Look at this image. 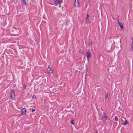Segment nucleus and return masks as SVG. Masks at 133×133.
I'll list each match as a JSON object with an SVG mask.
<instances>
[{"instance_id":"obj_1","label":"nucleus","mask_w":133,"mask_h":133,"mask_svg":"<svg viewBox=\"0 0 133 133\" xmlns=\"http://www.w3.org/2000/svg\"><path fill=\"white\" fill-rule=\"evenodd\" d=\"M62 1V0H56L54 2L53 4L52 5H55V6L57 5L58 4H61Z\"/></svg>"},{"instance_id":"obj_2","label":"nucleus","mask_w":133,"mask_h":133,"mask_svg":"<svg viewBox=\"0 0 133 133\" xmlns=\"http://www.w3.org/2000/svg\"><path fill=\"white\" fill-rule=\"evenodd\" d=\"M47 72H48L50 74H51L52 72V69L51 68L48 67L47 69Z\"/></svg>"},{"instance_id":"obj_3","label":"nucleus","mask_w":133,"mask_h":133,"mask_svg":"<svg viewBox=\"0 0 133 133\" xmlns=\"http://www.w3.org/2000/svg\"><path fill=\"white\" fill-rule=\"evenodd\" d=\"M22 114V115H24L26 113V110L25 109L23 108L21 110Z\"/></svg>"},{"instance_id":"obj_4","label":"nucleus","mask_w":133,"mask_h":133,"mask_svg":"<svg viewBox=\"0 0 133 133\" xmlns=\"http://www.w3.org/2000/svg\"><path fill=\"white\" fill-rule=\"evenodd\" d=\"M87 58L88 59L89 58L91 57V53L89 51H87Z\"/></svg>"},{"instance_id":"obj_5","label":"nucleus","mask_w":133,"mask_h":133,"mask_svg":"<svg viewBox=\"0 0 133 133\" xmlns=\"http://www.w3.org/2000/svg\"><path fill=\"white\" fill-rule=\"evenodd\" d=\"M74 6L75 7L79 6L78 2V0L76 1V0H75V3Z\"/></svg>"},{"instance_id":"obj_6","label":"nucleus","mask_w":133,"mask_h":133,"mask_svg":"<svg viewBox=\"0 0 133 133\" xmlns=\"http://www.w3.org/2000/svg\"><path fill=\"white\" fill-rule=\"evenodd\" d=\"M103 119L104 118H105V119H104V121H106L107 120V117L106 116L105 113H103Z\"/></svg>"},{"instance_id":"obj_7","label":"nucleus","mask_w":133,"mask_h":133,"mask_svg":"<svg viewBox=\"0 0 133 133\" xmlns=\"http://www.w3.org/2000/svg\"><path fill=\"white\" fill-rule=\"evenodd\" d=\"M118 23L119 24V26H120L121 28V29H123V25L122 24V23L119 22V21L118 22Z\"/></svg>"},{"instance_id":"obj_8","label":"nucleus","mask_w":133,"mask_h":133,"mask_svg":"<svg viewBox=\"0 0 133 133\" xmlns=\"http://www.w3.org/2000/svg\"><path fill=\"white\" fill-rule=\"evenodd\" d=\"M89 19H86L85 21L84 24H88L89 23Z\"/></svg>"},{"instance_id":"obj_9","label":"nucleus","mask_w":133,"mask_h":133,"mask_svg":"<svg viewBox=\"0 0 133 133\" xmlns=\"http://www.w3.org/2000/svg\"><path fill=\"white\" fill-rule=\"evenodd\" d=\"M10 98L11 99V100H13L15 98V96L11 95Z\"/></svg>"},{"instance_id":"obj_10","label":"nucleus","mask_w":133,"mask_h":133,"mask_svg":"<svg viewBox=\"0 0 133 133\" xmlns=\"http://www.w3.org/2000/svg\"><path fill=\"white\" fill-rule=\"evenodd\" d=\"M11 95L15 96L14 95V91L13 90H12L11 91Z\"/></svg>"},{"instance_id":"obj_11","label":"nucleus","mask_w":133,"mask_h":133,"mask_svg":"<svg viewBox=\"0 0 133 133\" xmlns=\"http://www.w3.org/2000/svg\"><path fill=\"white\" fill-rule=\"evenodd\" d=\"M128 123V122L127 120H125V122H124V123L123 124L124 125H126Z\"/></svg>"},{"instance_id":"obj_12","label":"nucleus","mask_w":133,"mask_h":133,"mask_svg":"<svg viewBox=\"0 0 133 133\" xmlns=\"http://www.w3.org/2000/svg\"><path fill=\"white\" fill-rule=\"evenodd\" d=\"M115 120L116 121H117L118 120V118L117 117V116H116L115 117Z\"/></svg>"},{"instance_id":"obj_13","label":"nucleus","mask_w":133,"mask_h":133,"mask_svg":"<svg viewBox=\"0 0 133 133\" xmlns=\"http://www.w3.org/2000/svg\"><path fill=\"white\" fill-rule=\"evenodd\" d=\"M74 120H72L71 121V124L73 125H74Z\"/></svg>"},{"instance_id":"obj_14","label":"nucleus","mask_w":133,"mask_h":133,"mask_svg":"<svg viewBox=\"0 0 133 133\" xmlns=\"http://www.w3.org/2000/svg\"><path fill=\"white\" fill-rule=\"evenodd\" d=\"M23 88L24 89L26 88V86L25 84H24L23 85Z\"/></svg>"},{"instance_id":"obj_15","label":"nucleus","mask_w":133,"mask_h":133,"mask_svg":"<svg viewBox=\"0 0 133 133\" xmlns=\"http://www.w3.org/2000/svg\"><path fill=\"white\" fill-rule=\"evenodd\" d=\"M88 17H89V15L88 14H87V16L86 17V19H89Z\"/></svg>"},{"instance_id":"obj_16","label":"nucleus","mask_w":133,"mask_h":133,"mask_svg":"<svg viewBox=\"0 0 133 133\" xmlns=\"http://www.w3.org/2000/svg\"><path fill=\"white\" fill-rule=\"evenodd\" d=\"M108 97V95L107 94H106L105 96L106 98H107Z\"/></svg>"},{"instance_id":"obj_17","label":"nucleus","mask_w":133,"mask_h":133,"mask_svg":"<svg viewBox=\"0 0 133 133\" xmlns=\"http://www.w3.org/2000/svg\"><path fill=\"white\" fill-rule=\"evenodd\" d=\"M89 45H90V46H91L92 45V42H91L90 43H89Z\"/></svg>"},{"instance_id":"obj_18","label":"nucleus","mask_w":133,"mask_h":133,"mask_svg":"<svg viewBox=\"0 0 133 133\" xmlns=\"http://www.w3.org/2000/svg\"><path fill=\"white\" fill-rule=\"evenodd\" d=\"M32 112H33V111H35V109H34H34H32Z\"/></svg>"},{"instance_id":"obj_19","label":"nucleus","mask_w":133,"mask_h":133,"mask_svg":"<svg viewBox=\"0 0 133 133\" xmlns=\"http://www.w3.org/2000/svg\"><path fill=\"white\" fill-rule=\"evenodd\" d=\"M132 44H133V38H132Z\"/></svg>"},{"instance_id":"obj_20","label":"nucleus","mask_w":133,"mask_h":133,"mask_svg":"<svg viewBox=\"0 0 133 133\" xmlns=\"http://www.w3.org/2000/svg\"><path fill=\"white\" fill-rule=\"evenodd\" d=\"M23 3H25V2L24 1Z\"/></svg>"}]
</instances>
